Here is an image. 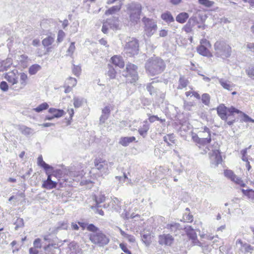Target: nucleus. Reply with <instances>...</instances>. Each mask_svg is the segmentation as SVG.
<instances>
[{
    "instance_id": "9b49d317",
    "label": "nucleus",
    "mask_w": 254,
    "mask_h": 254,
    "mask_svg": "<svg viewBox=\"0 0 254 254\" xmlns=\"http://www.w3.org/2000/svg\"><path fill=\"white\" fill-rule=\"evenodd\" d=\"M209 155L211 163L215 166L221 163L222 161L220 152L218 149L212 150L209 153Z\"/></svg>"
},
{
    "instance_id": "a878e982",
    "label": "nucleus",
    "mask_w": 254,
    "mask_h": 254,
    "mask_svg": "<svg viewBox=\"0 0 254 254\" xmlns=\"http://www.w3.org/2000/svg\"><path fill=\"white\" fill-rule=\"evenodd\" d=\"M196 17H191L188 21L187 23L184 26L183 30L187 33H190L191 31L192 26L194 25L196 20Z\"/></svg>"
},
{
    "instance_id": "5701e85b",
    "label": "nucleus",
    "mask_w": 254,
    "mask_h": 254,
    "mask_svg": "<svg viewBox=\"0 0 254 254\" xmlns=\"http://www.w3.org/2000/svg\"><path fill=\"white\" fill-rule=\"evenodd\" d=\"M166 228L169 229L171 232L175 233L176 235L178 234V232L182 229L180 224L174 222L168 224L166 226Z\"/></svg>"
},
{
    "instance_id": "c756f323",
    "label": "nucleus",
    "mask_w": 254,
    "mask_h": 254,
    "mask_svg": "<svg viewBox=\"0 0 254 254\" xmlns=\"http://www.w3.org/2000/svg\"><path fill=\"white\" fill-rule=\"evenodd\" d=\"M189 14L186 12L179 13L176 17V21L180 23H184L189 18Z\"/></svg>"
},
{
    "instance_id": "e2e57ef3",
    "label": "nucleus",
    "mask_w": 254,
    "mask_h": 254,
    "mask_svg": "<svg viewBox=\"0 0 254 254\" xmlns=\"http://www.w3.org/2000/svg\"><path fill=\"white\" fill-rule=\"evenodd\" d=\"M0 89L4 91H7L8 89V86L6 82L2 81L0 83Z\"/></svg>"
},
{
    "instance_id": "6ab92c4d",
    "label": "nucleus",
    "mask_w": 254,
    "mask_h": 254,
    "mask_svg": "<svg viewBox=\"0 0 254 254\" xmlns=\"http://www.w3.org/2000/svg\"><path fill=\"white\" fill-rule=\"evenodd\" d=\"M37 163L39 166L44 169L47 174H49V173L53 172V167L45 163L43 161L41 155L38 157Z\"/></svg>"
},
{
    "instance_id": "052dcab7",
    "label": "nucleus",
    "mask_w": 254,
    "mask_h": 254,
    "mask_svg": "<svg viewBox=\"0 0 254 254\" xmlns=\"http://www.w3.org/2000/svg\"><path fill=\"white\" fill-rule=\"evenodd\" d=\"M64 36V32L62 30H59L58 34L57 42L59 43L62 42Z\"/></svg>"
},
{
    "instance_id": "f03ea898",
    "label": "nucleus",
    "mask_w": 254,
    "mask_h": 254,
    "mask_svg": "<svg viewBox=\"0 0 254 254\" xmlns=\"http://www.w3.org/2000/svg\"><path fill=\"white\" fill-rule=\"evenodd\" d=\"M215 55L216 57L225 59L231 55V47L223 40L217 41L214 45Z\"/></svg>"
},
{
    "instance_id": "338daca9",
    "label": "nucleus",
    "mask_w": 254,
    "mask_h": 254,
    "mask_svg": "<svg viewBox=\"0 0 254 254\" xmlns=\"http://www.w3.org/2000/svg\"><path fill=\"white\" fill-rule=\"evenodd\" d=\"M241 153L242 155V159L243 161H245V162H248V158L247 156V148H246V149H243L242 150H241Z\"/></svg>"
},
{
    "instance_id": "7c9ffc66",
    "label": "nucleus",
    "mask_w": 254,
    "mask_h": 254,
    "mask_svg": "<svg viewBox=\"0 0 254 254\" xmlns=\"http://www.w3.org/2000/svg\"><path fill=\"white\" fill-rule=\"evenodd\" d=\"M122 5V3L120 2L119 5L113 6L110 8H109L108 10H107L105 12V14L106 15H110L113 14L115 13L117 11H119Z\"/></svg>"
},
{
    "instance_id": "0eeeda50",
    "label": "nucleus",
    "mask_w": 254,
    "mask_h": 254,
    "mask_svg": "<svg viewBox=\"0 0 254 254\" xmlns=\"http://www.w3.org/2000/svg\"><path fill=\"white\" fill-rule=\"evenodd\" d=\"M127 10L129 15L130 21L134 24L137 23L140 19L141 10L140 4L132 2L128 5Z\"/></svg>"
},
{
    "instance_id": "58836bf2",
    "label": "nucleus",
    "mask_w": 254,
    "mask_h": 254,
    "mask_svg": "<svg viewBox=\"0 0 254 254\" xmlns=\"http://www.w3.org/2000/svg\"><path fill=\"white\" fill-rule=\"evenodd\" d=\"M164 141L166 142L168 145H170L171 144V143H175V135L174 134H169L165 135L164 137Z\"/></svg>"
},
{
    "instance_id": "f704fd0d",
    "label": "nucleus",
    "mask_w": 254,
    "mask_h": 254,
    "mask_svg": "<svg viewBox=\"0 0 254 254\" xmlns=\"http://www.w3.org/2000/svg\"><path fill=\"white\" fill-rule=\"evenodd\" d=\"M93 199L95 200L96 204L98 207H101L100 204L105 200V196L103 194H99L98 196H94Z\"/></svg>"
},
{
    "instance_id": "6e6552de",
    "label": "nucleus",
    "mask_w": 254,
    "mask_h": 254,
    "mask_svg": "<svg viewBox=\"0 0 254 254\" xmlns=\"http://www.w3.org/2000/svg\"><path fill=\"white\" fill-rule=\"evenodd\" d=\"M95 169L99 171L100 175H106L109 172V168L113 165V163L101 158L94 160Z\"/></svg>"
},
{
    "instance_id": "774afa93",
    "label": "nucleus",
    "mask_w": 254,
    "mask_h": 254,
    "mask_svg": "<svg viewBox=\"0 0 254 254\" xmlns=\"http://www.w3.org/2000/svg\"><path fill=\"white\" fill-rule=\"evenodd\" d=\"M34 247L33 248L40 249L41 248V240L40 239H36L33 243Z\"/></svg>"
},
{
    "instance_id": "680f3d73",
    "label": "nucleus",
    "mask_w": 254,
    "mask_h": 254,
    "mask_svg": "<svg viewBox=\"0 0 254 254\" xmlns=\"http://www.w3.org/2000/svg\"><path fill=\"white\" fill-rule=\"evenodd\" d=\"M87 229L88 231L92 232V233H95L96 232L100 231L97 227H96L94 225L92 224L88 225L87 227Z\"/></svg>"
},
{
    "instance_id": "ea45409f",
    "label": "nucleus",
    "mask_w": 254,
    "mask_h": 254,
    "mask_svg": "<svg viewBox=\"0 0 254 254\" xmlns=\"http://www.w3.org/2000/svg\"><path fill=\"white\" fill-rule=\"evenodd\" d=\"M54 42V38L52 36H48L42 40V44L45 47L51 45Z\"/></svg>"
},
{
    "instance_id": "8fccbe9b",
    "label": "nucleus",
    "mask_w": 254,
    "mask_h": 254,
    "mask_svg": "<svg viewBox=\"0 0 254 254\" xmlns=\"http://www.w3.org/2000/svg\"><path fill=\"white\" fill-rule=\"evenodd\" d=\"M68 224L67 222H59L57 227V230H67L68 228Z\"/></svg>"
},
{
    "instance_id": "473e14b6",
    "label": "nucleus",
    "mask_w": 254,
    "mask_h": 254,
    "mask_svg": "<svg viewBox=\"0 0 254 254\" xmlns=\"http://www.w3.org/2000/svg\"><path fill=\"white\" fill-rule=\"evenodd\" d=\"M86 100L82 97H74L73 98V105L75 108H78L81 107Z\"/></svg>"
},
{
    "instance_id": "4be33fe9",
    "label": "nucleus",
    "mask_w": 254,
    "mask_h": 254,
    "mask_svg": "<svg viewBox=\"0 0 254 254\" xmlns=\"http://www.w3.org/2000/svg\"><path fill=\"white\" fill-rule=\"evenodd\" d=\"M197 52L201 55L207 57H212V54L204 45H201L197 48Z\"/></svg>"
},
{
    "instance_id": "412c9836",
    "label": "nucleus",
    "mask_w": 254,
    "mask_h": 254,
    "mask_svg": "<svg viewBox=\"0 0 254 254\" xmlns=\"http://www.w3.org/2000/svg\"><path fill=\"white\" fill-rule=\"evenodd\" d=\"M112 63L114 65L120 68H123L125 66L124 62L122 58L117 55L114 56L111 58Z\"/></svg>"
},
{
    "instance_id": "69168bd1",
    "label": "nucleus",
    "mask_w": 254,
    "mask_h": 254,
    "mask_svg": "<svg viewBox=\"0 0 254 254\" xmlns=\"http://www.w3.org/2000/svg\"><path fill=\"white\" fill-rule=\"evenodd\" d=\"M81 71L80 67L73 65L72 72L75 75L78 76L80 74Z\"/></svg>"
},
{
    "instance_id": "79ce46f5",
    "label": "nucleus",
    "mask_w": 254,
    "mask_h": 254,
    "mask_svg": "<svg viewBox=\"0 0 254 254\" xmlns=\"http://www.w3.org/2000/svg\"><path fill=\"white\" fill-rule=\"evenodd\" d=\"M200 99L203 104L208 106L210 103V96L207 93H204L202 95Z\"/></svg>"
},
{
    "instance_id": "72a5a7b5",
    "label": "nucleus",
    "mask_w": 254,
    "mask_h": 254,
    "mask_svg": "<svg viewBox=\"0 0 254 254\" xmlns=\"http://www.w3.org/2000/svg\"><path fill=\"white\" fill-rule=\"evenodd\" d=\"M41 69V67L38 64H34L30 66L28 71L30 74L34 75Z\"/></svg>"
},
{
    "instance_id": "b1692460",
    "label": "nucleus",
    "mask_w": 254,
    "mask_h": 254,
    "mask_svg": "<svg viewBox=\"0 0 254 254\" xmlns=\"http://www.w3.org/2000/svg\"><path fill=\"white\" fill-rule=\"evenodd\" d=\"M136 138L134 136L122 137L120 139L119 143L123 146H127L129 143L134 141Z\"/></svg>"
},
{
    "instance_id": "37998d69",
    "label": "nucleus",
    "mask_w": 254,
    "mask_h": 254,
    "mask_svg": "<svg viewBox=\"0 0 254 254\" xmlns=\"http://www.w3.org/2000/svg\"><path fill=\"white\" fill-rule=\"evenodd\" d=\"M14 224L15 225V230H17L19 228H22L24 226L23 219L21 218H17Z\"/></svg>"
},
{
    "instance_id": "39448f33",
    "label": "nucleus",
    "mask_w": 254,
    "mask_h": 254,
    "mask_svg": "<svg viewBox=\"0 0 254 254\" xmlns=\"http://www.w3.org/2000/svg\"><path fill=\"white\" fill-rule=\"evenodd\" d=\"M89 239L93 244L100 247L107 245L110 242L109 237L101 231L90 234Z\"/></svg>"
},
{
    "instance_id": "e433bc0d",
    "label": "nucleus",
    "mask_w": 254,
    "mask_h": 254,
    "mask_svg": "<svg viewBox=\"0 0 254 254\" xmlns=\"http://www.w3.org/2000/svg\"><path fill=\"white\" fill-rule=\"evenodd\" d=\"M179 85L178 89H182L187 87L188 84V80L183 76H181L179 80Z\"/></svg>"
},
{
    "instance_id": "09e8293b",
    "label": "nucleus",
    "mask_w": 254,
    "mask_h": 254,
    "mask_svg": "<svg viewBox=\"0 0 254 254\" xmlns=\"http://www.w3.org/2000/svg\"><path fill=\"white\" fill-rule=\"evenodd\" d=\"M74 44H75L74 42H71L70 43V45L66 52L67 56H71L72 55V54H73L75 49Z\"/></svg>"
},
{
    "instance_id": "bb28decb",
    "label": "nucleus",
    "mask_w": 254,
    "mask_h": 254,
    "mask_svg": "<svg viewBox=\"0 0 254 254\" xmlns=\"http://www.w3.org/2000/svg\"><path fill=\"white\" fill-rule=\"evenodd\" d=\"M161 18L168 24L175 21L174 18L170 11H167L161 14Z\"/></svg>"
},
{
    "instance_id": "4d7b16f0",
    "label": "nucleus",
    "mask_w": 254,
    "mask_h": 254,
    "mask_svg": "<svg viewBox=\"0 0 254 254\" xmlns=\"http://www.w3.org/2000/svg\"><path fill=\"white\" fill-rule=\"evenodd\" d=\"M191 129V127H190L188 124H183L181 127H180V132H181V134L182 135H183L182 134V132L183 131L184 132H187L189 130H190V129Z\"/></svg>"
},
{
    "instance_id": "c03bdc74",
    "label": "nucleus",
    "mask_w": 254,
    "mask_h": 254,
    "mask_svg": "<svg viewBox=\"0 0 254 254\" xmlns=\"http://www.w3.org/2000/svg\"><path fill=\"white\" fill-rule=\"evenodd\" d=\"M49 105L47 103L44 102L39 105L36 108L34 109L35 111H43L48 109Z\"/></svg>"
},
{
    "instance_id": "7ed1b4c3",
    "label": "nucleus",
    "mask_w": 254,
    "mask_h": 254,
    "mask_svg": "<svg viewBox=\"0 0 254 254\" xmlns=\"http://www.w3.org/2000/svg\"><path fill=\"white\" fill-rule=\"evenodd\" d=\"M161 83L158 80L152 81L146 84V89L150 94L156 100L163 102L165 97V94L160 89Z\"/></svg>"
},
{
    "instance_id": "4c0bfd02",
    "label": "nucleus",
    "mask_w": 254,
    "mask_h": 254,
    "mask_svg": "<svg viewBox=\"0 0 254 254\" xmlns=\"http://www.w3.org/2000/svg\"><path fill=\"white\" fill-rule=\"evenodd\" d=\"M141 239L146 245H149L151 242V236L150 234H141Z\"/></svg>"
},
{
    "instance_id": "a211bd4d",
    "label": "nucleus",
    "mask_w": 254,
    "mask_h": 254,
    "mask_svg": "<svg viewBox=\"0 0 254 254\" xmlns=\"http://www.w3.org/2000/svg\"><path fill=\"white\" fill-rule=\"evenodd\" d=\"M68 254H82V250L74 242L70 243L68 245Z\"/></svg>"
},
{
    "instance_id": "2f4dec72",
    "label": "nucleus",
    "mask_w": 254,
    "mask_h": 254,
    "mask_svg": "<svg viewBox=\"0 0 254 254\" xmlns=\"http://www.w3.org/2000/svg\"><path fill=\"white\" fill-rule=\"evenodd\" d=\"M217 111H241L240 110L235 108L233 106L230 108H227L224 104H221L216 108Z\"/></svg>"
},
{
    "instance_id": "864d4df0",
    "label": "nucleus",
    "mask_w": 254,
    "mask_h": 254,
    "mask_svg": "<svg viewBox=\"0 0 254 254\" xmlns=\"http://www.w3.org/2000/svg\"><path fill=\"white\" fill-rule=\"evenodd\" d=\"M242 248L244 249L245 253H252L254 250L253 247L247 243H244V244H243Z\"/></svg>"
},
{
    "instance_id": "0e129e2a",
    "label": "nucleus",
    "mask_w": 254,
    "mask_h": 254,
    "mask_svg": "<svg viewBox=\"0 0 254 254\" xmlns=\"http://www.w3.org/2000/svg\"><path fill=\"white\" fill-rule=\"evenodd\" d=\"M183 219L185 222H192L193 220V216L190 214H185L183 216Z\"/></svg>"
},
{
    "instance_id": "4468645a",
    "label": "nucleus",
    "mask_w": 254,
    "mask_h": 254,
    "mask_svg": "<svg viewBox=\"0 0 254 254\" xmlns=\"http://www.w3.org/2000/svg\"><path fill=\"white\" fill-rule=\"evenodd\" d=\"M234 112H217L218 116L223 120L226 121L229 125H231L235 121Z\"/></svg>"
},
{
    "instance_id": "c9c22d12",
    "label": "nucleus",
    "mask_w": 254,
    "mask_h": 254,
    "mask_svg": "<svg viewBox=\"0 0 254 254\" xmlns=\"http://www.w3.org/2000/svg\"><path fill=\"white\" fill-rule=\"evenodd\" d=\"M242 191L243 194L247 196L251 201L254 202V190H253L242 189Z\"/></svg>"
},
{
    "instance_id": "13d9d810",
    "label": "nucleus",
    "mask_w": 254,
    "mask_h": 254,
    "mask_svg": "<svg viewBox=\"0 0 254 254\" xmlns=\"http://www.w3.org/2000/svg\"><path fill=\"white\" fill-rule=\"evenodd\" d=\"M110 112H103L100 118V123H104L109 117Z\"/></svg>"
},
{
    "instance_id": "f8f14e48",
    "label": "nucleus",
    "mask_w": 254,
    "mask_h": 254,
    "mask_svg": "<svg viewBox=\"0 0 254 254\" xmlns=\"http://www.w3.org/2000/svg\"><path fill=\"white\" fill-rule=\"evenodd\" d=\"M187 235L190 239L191 241V243L193 245H196L200 247H203L201 243L199 242L197 238V235L194 230L191 226L186 227Z\"/></svg>"
},
{
    "instance_id": "49530a36",
    "label": "nucleus",
    "mask_w": 254,
    "mask_h": 254,
    "mask_svg": "<svg viewBox=\"0 0 254 254\" xmlns=\"http://www.w3.org/2000/svg\"><path fill=\"white\" fill-rule=\"evenodd\" d=\"M199 4L203 5L207 7H211L214 2L212 1H210L209 0H198Z\"/></svg>"
},
{
    "instance_id": "1a4fd4ad",
    "label": "nucleus",
    "mask_w": 254,
    "mask_h": 254,
    "mask_svg": "<svg viewBox=\"0 0 254 254\" xmlns=\"http://www.w3.org/2000/svg\"><path fill=\"white\" fill-rule=\"evenodd\" d=\"M142 21L144 24V32L148 37H151L157 31V26L154 20L144 17Z\"/></svg>"
},
{
    "instance_id": "393cba45",
    "label": "nucleus",
    "mask_w": 254,
    "mask_h": 254,
    "mask_svg": "<svg viewBox=\"0 0 254 254\" xmlns=\"http://www.w3.org/2000/svg\"><path fill=\"white\" fill-rule=\"evenodd\" d=\"M219 82L224 89L229 91L232 90L235 86V85L230 81L226 80L223 78L219 79Z\"/></svg>"
},
{
    "instance_id": "c85d7f7f",
    "label": "nucleus",
    "mask_w": 254,
    "mask_h": 254,
    "mask_svg": "<svg viewBox=\"0 0 254 254\" xmlns=\"http://www.w3.org/2000/svg\"><path fill=\"white\" fill-rule=\"evenodd\" d=\"M149 128V125L147 121H144L143 125L138 129L139 134L143 137H145Z\"/></svg>"
},
{
    "instance_id": "2eb2a0df",
    "label": "nucleus",
    "mask_w": 254,
    "mask_h": 254,
    "mask_svg": "<svg viewBox=\"0 0 254 254\" xmlns=\"http://www.w3.org/2000/svg\"><path fill=\"white\" fill-rule=\"evenodd\" d=\"M14 127L18 129L23 135L26 136L32 135L35 133L34 130L33 128L24 125H15Z\"/></svg>"
},
{
    "instance_id": "6e6d98bb",
    "label": "nucleus",
    "mask_w": 254,
    "mask_h": 254,
    "mask_svg": "<svg viewBox=\"0 0 254 254\" xmlns=\"http://www.w3.org/2000/svg\"><path fill=\"white\" fill-rule=\"evenodd\" d=\"M65 112H57V114H54L53 116H47L46 117V119L48 120H51L55 118H59L64 116Z\"/></svg>"
},
{
    "instance_id": "bf43d9fd",
    "label": "nucleus",
    "mask_w": 254,
    "mask_h": 254,
    "mask_svg": "<svg viewBox=\"0 0 254 254\" xmlns=\"http://www.w3.org/2000/svg\"><path fill=\"white\" fill-rule=\"evenodd\" d=\"M47 253L46 254H60V249L56 247H53L50 249V250H46Z\"/></svg>"
},
{
    "instance_id": "a19ab883",
    "label": "nucleus",
    "mask_w": 254,
    "mask_h": 254,
    "mask_svg": "<svg viewBox=\"0 0 254 254\" xmlns=\"http://www.w3.org/2000/svg\"><path fill=\"white\" fill-rule=\"evenodd\" d=\"M20 83L22 87H24L27 84V75L24 72L20 73Z\"/></svg>"
},
{
    "instance_id": "aec40b11",
    "label": "nucleus",
    "mask_w": 254,
    "mask_h": 254,
    "mask_svg": "<svg viewBox=\"0 0 254 254\" xmlns=\"http://www.w3.org/2000/svg\"><path fill=\"white\" fill-rule=\"evenodd\" d=\"M105 22L109 28L113 30H117L119 27L118 18L113 17L107 19Z\"/></svg>"
},
{
    "instance_id": "dca6fc26",
    "label": "nucleus",
    "mask_w": 254,
    "mask_h": 254,
    "mask_svg": "<svg viewBox=\"0 0 254 254\" xmlns=\"http://www.w3.org/2000/svg\"><path fill=\"white\" fill-rule=\"evenodd\" d=\"M51 173H49L48 175L47 179L44 181L42 184V187L47 190H51L56 188L57 183L56 181H54L51 179Z\"/></svg>"
},
{
    "instance_id": "20e7f679",
    "label": "nucleus",
    "mask_w": 254,
    "mask_h": 254,
    "mask_svg": "<svg viewBox=\"0 0 254 254\" xmlns=\"http://www.w3.org/2000/svg\"><path fill=\"white\" fill-rule=\"evenodd\" d=\"M191 137L194 142L200 145H204L209 143L211 140L210 131L208 128L205 127L203 131L199 132V136L197 134L190 132Z\"/></svg>"
},
{
    "instance_id": "a18cd8bd",
    "label": "nucleus",
    "mask_w": 254,
    "mask_h": 254,
    "mask_svg": "<svg viewBox=\"0 0 254 254\" xmlns=\"http://www.w3.org/2000/svg\"><path fill=\"white\" fill-rule=\"evenodd\" d=\"M246 72L248 76L254 79V65H250L246 70Z\"/></svg>"
},
{
    "instance_id": "f257e3e1",
    "label": "nucleus",
    "mask_w": 254,
    "mask_h": 254,
    "mask_svg": "<svg viewBox=\"0 0 254 254\" xmlns=\"http://www.w3.org/2000/svg\"><path fill=\"white\" fill-rule=\"evenodd\" d=\"M165 67L163 60L158 57H152L145 64L146 70L151 75L161 73Z\"/></svg>"
},
{
    "instance_id": "ddd939ff",
    "label": "nucleus",
    "mask_w": 254,
    "mask_h": 254,
    "mask_svg": "<svg viewBox=\"0 0 254 254\" xmlns=\"http://www.w3.org/2000/svg\"><path fill=\"white\" fill-rule=\"evenodd\" d=\"M173 242L174 238L170 234H163L159 236L158 242L160 245L171 246Z\"/></svg>"
},
{
    "instance_id": "3c124183",
    "label": "nucleus",
    "mask_w": 254,
    "mask_h": 254,
    "mask_svg": "<svg viewBox=\"0 0 254 254\" xmlns=\"http://www.w3.org/2000/svg\"><path fill=\"white\" fill-rule=\"evenodd\" d=\"M77 81L76 79L74 78L70 77H69L66 81L65 84H68L70 86V87H73L76 85Z\"/></svg>"
},
{
    "instance_id": "f3484780",
    "label": "nucleus",
    "mask_w": 254,
    "mask_h": 254,
    "mask_svg": "<svg viewBox=\"0 0 254 254\" xmlns=\"http://www.w3.org/2000/svg\"><path fill=\"white\" fill-rule=\"evenodd\" d=\"M4 78L12 85L18 83V75H17L14 71L9 72L5 74Z\"/></svg>"
},
{
    "instance_id": "603ef678",
    "label": "nucleus",
    "mask_w": 254,
    "mask_h": 254,
    "mask_svg": "<svg viewBox=\"0 0 254 254\" xmlns=\"http://www.w3.org/2000/svg\"><path fill=\"white\" fill-rule=\"evenodd\" d=\"M231 181L235 183L236 184L240 185L241 187H244L245 186L244 182L241 178L237 177L236 175L235 176V177H234Z\"/></svg>"
},
{
    "instance_id": "9d476101",
    "label": "nucleus",
    "mask_w": 254,
    "mask_h": 254,
    "mask_svg": "<svg viewBox=\"0 0 254 254\" xmlns=\"http://www.w3.org/2000/svg\"><path fill=\"white\" fill-rule=\"evenodd\" d=\"M125 50L127 53L133 56L138 54L139 45L138 41L135 39H132L128 41L125 46Z\"/></svg>"
},
{
    "instance_id": "de8ad7c7",
    "label": "nucleus",
    "mask_w": 254,
    "mask_h": 254,
    "mask_svg": "<svg viewBox=\"0 0 254 254\" xmlns=\"http://www.w3.org/2000/svg\"><path fill=\"white\" fill-rule=\"evenodd\" d=\"M112 207L115 209H118V208H120L121 206V202L118 198L115 197L114 198L112 201Z\"/></svg>"
},
{
    "instance_id": "423d86ee",
    "label": "nucleus",
    "mask_w": 254,
    "mask_h": 254,
    "mask_svg": "<svg viewBox=\"0 0 254 254\" xmlns=\"http://www.w3.org/2000/svg\"><path fill=\"white\" fill-rule=\"evenodd\" d=\"M136 65L129 64H127L126 70L123 71L122 75L126 77V82L130 83H135L138 78Z\"/></svg>"
},
{
    "instance_id": "5fc2aeb1",
    "label": "nucleus",
    "mask_w": 254,
    "mask_h": 254,
    "mask_svg": "<svg viewBox=\"0 0 254 254\" xmlns=\"http://www.w3.org/2000/svg\"><path fill=\"white\" fill-rule=\"evenodd\" d=\"M224 175L225 177L228 178V179H230L231 180L233 179L234 177H235V176L236 175L234 174L233 172L230 170H226L224 171Z\"/></svg>"
},
{
    "instance_id": "cd10ccee",
    "label": "nucleus",
    "mask_w": 254,
    "mask_h": 254,
    "mask_svg": "<svg viewBox=\"0 0 254 254\" xmlns=\"http://www.w3.org/2000/svg\"><path fill=\"white\" fill-rule=\"evenodd\" d=\"M106 74L110 79H115L116 78L117 71L113 65L108 64Z\"/></svg>"
}]
</instances>
